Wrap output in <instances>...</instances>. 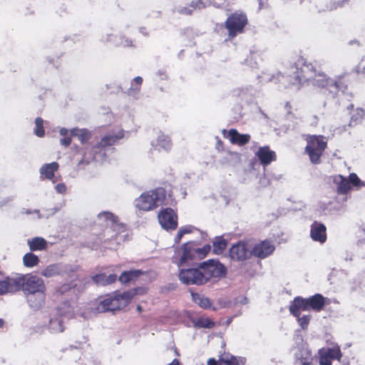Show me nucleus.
I'll use <instances>...</instances> for the list:
<instances>
[{
    "instance_id": "f257e3e1",
    "label": "nucleus",
    "mask_w": 365,
    "mask_h": 365,
    "mask_svg": "<svg viewBox=\"0 0 365 365\" xmlns=\"http://www.w3.org/2000/svg\"><path fill=\"white\" fill-rule=\"evenodd\" d=\"M126 134L127 133L123 130L118 129L115 133L105 135L101 142L93 148L92 150L85 153L83 159L79 162V165L83 163H88L92 160H103L106 151L110 150V148H107V147L113 145L117 140L124 138Z\"/></svg>"
},
{
    "instance_id": "f03ea898",
    "label": "nucleus",
    "mask_w": 365,
    "mask_h": 365,
    "mask_svg": "<svg viewBox=\"0 0 365 365\" xmlns=\"http://www.w3.org/2000/svg\"><path fill=\"white\" fill-rule=\"evenodd\" d=\"M210 245H206L202 248H198L193 242H188L176 250L173 260L178 267L188 264L195 259H202L210 251Z\"/></svg>"
},
{
    "instance_id": "7ed1b4c3",
    "label": "nucleus",
    "mask_w": 365,
    "mask_h": 365,
    "mask_svg": "<svg viewBox=\"0 0 365 365\" xmlns=\"http://www.w3.org/2000/svg\"><path fill=\"white\" fill-rule=\"evenodd\" d=\"M165 191L159 187L142 193L134 201L135 208L142 211H150L163 205L165 199Z\"/></svg>"
},
{
    "instance_id": "20e7f679",
    "label": "nucleus",
    "mask_w": 365,
    "mask_h": 365,
    "mask_svg": "<svg viewBox=\"0 0 365 365\" xmlns=\"http://www.w3.org/2000/svg\"><path fill=\"white\" fill-rule=\"evenodd\" d=\"M317 71L316 66L306 62L304 59H299L295 65L290 67L289 73H294V78L282 83L285 86H299L302 82L312 79Z\"/></svg>"
},
{
    "instance_id": "39448f33",
    "label": "nucleus",
    "mask_w": 365,
    "mask_h": 365,
    "mask_svg": "<svg viewBox=\"0 0 365 365\" xmlns=\"http://www.w3.org/2000/svg\"><path fill=\"white\" fill-rule=\"evenodd\" d=\"M305 153L314 164L321 162V156L327 146V140L323 135H308L306 138Z\"/></svg>"
},
{
    "instance_id": "423d86ee",
    "label": "nucleus",
    "mask_w": 365,
    "mask_h": 365,
    "mask_svg": "<svg viewBox=\"0 0 365 365\" xmlns=\"http://www.w3.org/2000/svg\"><path fill=\"white\" fill-rule=\"evenodd\" d=\"M42 327L50 334H57L64 331L66 329L64 318L60 309H52L44 314Z\"/></svg>"
},
{
    "instance_id": "0eeeda50",
    "label": "nucleus",
    "mask_w": 365,
    "mask_h": 365,
    "mask_svg": "<svg viewBox=\"0 0 365 365\" xmlns=\"http://www.w3.org/2000/svg\"><path fill=\"white\" fill-rule=\"evenodd\" d=\"M312 79L314 86L327 91L332 96L342 88L341 83L328 77L324 72L317 71Z\"/></svg>"
},
{
    "instance_id": "6e6552de",
    "label": "nucleus",
    "mask_w": 365,
    "mask_h": 365,
    "mask_svg": "<svg viewBox=\"0 0 365 365\" xmlns=\"http://www.w3.org/2000/svg\"><path fill=\"white\" fill-rule=\"evenodd\" d=\"M203 284L212 277H220L225 274V267L218 261L209 260L200 266Z\"/></svg>"
},
{
    "instance_id": "1a4fd4ad",
    "label": "nucleus",
    "mask_w": 365,
    "mask_h": 365,
    "mask_svg": "<svg viewBox=\"0 0 365 365\" xmlns=\"http://www.w3.org/2000/svg\"><path fill=\"white\" fill-rule=\"evenodd\" d=\"M247 19L245 14L242 12H235L230 16L226 22L225 26L228 30L230 36H235L238 33L243 31L247 24Z\"/></svg>"
},
{
    "instance_id": "9d476101",
    "label": "nucleus",
    "mask_w": 365,
    "mask_h": 365,
    "mask_svg": "<svg viewBox=\"0 0 365 365\" xmlns=\"http://www.w3.org/2000/svg\"><path fill=\"white\" fill-rule=\"evenodd\" d=\"M298 346L294 349V365H312L313 357L308 346L301 337H297Z\"/></svg>"
},
{
    "instance_id": "9b49d317",
    "label": "nucleus",
    "mask_w": 365,
    "mask_h": 365,
    "mask_svg": "<svg viewBox=\"0 0 365 365\" xmlns=\"http://www.w3.org/2000/svg\"><path fill=\"white\" fill-rule=\"evenodd\" d=\"M98 219L101 222H105L107 225L110 226V228H108L105 231L106 235H109L110 232L113 230L115 232L114 235H111V237H115L118 238V234L121 232H124V225L118 222V217L113 213L110 212H102L98 215Z\"/></svg>"
},
{
    "instance_id": "f8f14e48",
    "label": "nucleus",
    "mask_w": 365,
    "mask_h": 365,
    "mask_svg": "<svg viewBox=\"0 0 365 365\" xmlns=\"http://www.w3.org/2000/svg\"><path fill=\"white\" fill-rule=\"evenodd\" d=\"M22 279L21 287L26 294L32 293L45 292L46 287L42 279L37 276H29L26 279L20 277Z\"/></svg>"
},
{
    "instance_id": "ddd939ff",
    "label": "nucleus",
    "mask_w": 365,
    "mask_h": 365,
    "mask_svg": "<svg viewBox=\"0 0 365 365\" xmlns=\"http://www.w3.org/2000/svg\"><path fill=\"white\" fill-rule=\"evenodd\" d=\"M158 221L161 227L166 230H173L178 227V216L171 208H165L158 213Z\"/></svg>"
},
{
    "instance_id": "4468645a",
    "label": "nucleus",
    "mask_w": 365,
    "mask_h": 365,
    "mask_svg": "<svg viewBox=\"0 0 365 365\" xmlns=\"http://www.w3.org/2000/svg\"><path fill=\"white\" fill-rule=\"evenodd\" d=\"M178 277L180 282L185 284L200 285L203 284L200 267L198 268L182 269L180 271Z\"/></svg>"
},
{
    "instance_id": "2eb2a0df",
    "label": "nucleus",
    "mask_w": 365,
    "mask_h": 365,
    "mask_svg": "<svg viewBox=\"0 0 365 365\" xmlns=\"http://www.w3.org/2000/svg\"><path fill=\"white\" fill-rule=\"evenodd\" d=\"M319 364L331 365V360H341L342 354L338 345H333L331 347L323 348L319 350Z\"/></svg>"
},
{
    "instance_id": "dca6fc26",
    "label": "nucleus",
    "mask_w": 365,
    "mask_h": 365,
    "mask_svg": "<svg viewBox=\"0 0 365 365\" xmlns=\"http://www.w3.org/2000/svg\"><path fill=\"white\" fill-rule=\"evenodd\" d=\"M230 258L237 262H243L252 256V250L243 242L233 245L229 251Z\"/></svg>"
},
{
    "instance_id": "f3484780",
    "label": "nucleus",
    "mask_w": 365,
    "mask_h": 365,
    "mask_svg": "<svg viewBox=\"0 0 365 365\" xmlns=\"http://www.w3.org/2000/svg\"><path fill=\"white\" fill-rule=\"evenodd\" d=\"M173 147L170 138L163 133H160L156 139L151 143V150L159 153H168Z\"/></svg>"
},
{
    "instance_id": "a211bd4d",
    "label": "nucleus",
    "mask_w": 365,
    "mask_h": 365,
    "mask_svg": "<svg viewBox=\"0 0 365 365\" xmlns=\"http://www.w3.org/2000/svg\"><path fill=\"white\" fill-rule=\"evenodd\" d=\"M135 291L110 295L113 311L125 307L134 297Z\"/></svg>"
},
{
    "instance_id": "6ab92c4d",
    "label": "nucleus",
    "mask_w": 365,
    "mask_h": 365,
    "mask_svg": "<svg viewBox=\"0 0 365 365\" xmlns=\"http://www.w3.org/2000/svg\"><path fill=\"white\" fill-rule=\"evenodd\" d=\"M22 284L21 277H7L0 281V295L11 293L20 289Z\"/></svg>"
},
{
    "instance_id": "aec40b11",
    "label": "nucleus",
    "mask_w": 365,
    "mask_h": 365,
    "mask_svg": "<svg viewBox=\"0 0 365 365\" xmlns=\"http://www.w3.org/2000/svg\"><path fill=\"white\" fill-rule=\"evenodd\" d=\"M274 244L270 241H262L257 245L252 250V255L260 259L269 256L274 250Z\"/></svg>"
},
{
    "instance_id": "412c9836",
    "label": "nucleus",
    "mask_w": 365,
    "mask_h": 365,
    "mask_svg": "<svg viewBox=\"0 0 365 365\" xmlns=\"http://www.w3.org/2000/svg\"><path fill=\"white\" fill-rule=\"evenodd\" d=\"M310 237L314 242L324 244L327 241V227L319 222L314 221L310 227Z\"/></svg>"
},
{
    "instance_id": "4be33fe9",
    "label": "nucleus",
    "mask_w": 365,
    "mask_h": 365,
    "mask_svg": "<svg viewBox=\"0 0 365 365\" xmlns=\"http://www.w3.org/2000/svg\"><path fill=\"white\" fill-rule=\"evenodd\" d=\"M255 155L264 166L268 165L276 160L275 152L270 150L268 146L259 147L255 152Z\"/></svg>"
},
{
    "instance_id": "5701e85b",
    "label": "nucleus",
    "mask_w": 365,
    "mask_h": 365,
    "mask_svg": "<svg viewBox=\"0 0 365 365\" xmlns=\"http://www.w3.org/2000/svg\"><path fill=\"white\" fill-rule=\"evenodd\" d=\"M224 137L227 138L232 144L244 145L250 140V135L248 134H241L235 129H230L227 132L223 130Z\"/></svg>"
},
{
    "instance_id": "b1692460",
    "label": "nucleus",
    "mask_w": 365,
    "mask_h": 365,
    "mask_svg": "<svg viewBox=\"0 0 365 365\" xmlns=\"http://www.w3.org/2000/svg\"><path fill=\"white\" fill-rule=\"evenodd\" d=\"M58 168L59 165L56 162L43 164L39 169L40 178L43 180H52L54 182L55 173Z\"/></svg>"
},
{
    "instance_id": "393cba45",
    "label": "nucleus",
    "mask_w": 365,
    "mask_h": 365,
    "mask_svg": "<svg viewBox=\"0 0 365 365\" xmlns=\"http://www.w3.org/2000/svg\"><path fill=\"white\" fill-rule=\"evenodd\" d=\"M289 312L294 317H299L301 314V310L308 311V302L307 299L302 297H295L294 300L291 302L289 307Z\"/></svg>"
},
{
    "instance_id": "a878e982",
    "label": "nucleus",
    "mask_w": 365,
    "mask_h": 365,
    "mask_svg": "<svg viewBox=\"0 0 365 365\" xmlns=\"http://www.w3.org/2000/svg\"><path fill=\"white\" fill-rule=\"evenodd\" d=\"M64 272V267L61 264L56 263L51 264L46 267L41 272V274L46 278H48L63 274Z\"/></svg>"
},
{
    "instance_id": "bb28decb",
    "label": "nucleus",
    "mask_w": 365,
    "mask_h": 365,
    "mask_svg": "<svg viewBox=\"0 0 365 365\" xmlns=\"http://www.w3.org/2000/svg\"><path fill=\"white\" fill-rule=\"evenodd\" d=\"M26 295L27 302L31 308L38 309L43 305L46 298L45 292L32 293Z\"/></svg>"
},
{
    "instance_id": "cd10ccee",
    "label": "nucleus",
    "mask_w": 365,
    "mask_h": 365,
    "mask_svg": "<svg viewBox=\"0 0 365 365\" xmlns=\"http://www.w3.org/2000/svg\"><path fill=\"white\" fill-rule=\"evenodd\" d=\"M27 245L31 251H43L46 250L48 246L47 241L41 237H35L27 240Z\"/></svg>"
},
{
    "instance_id": "c85d7f7f",
    "label": "nucleus",
    "mask_w": 365,
    "mask_h": 365,
    "mask_svg": "<svg viewBox=\"0 0 365 365\" xmlns=\"http://www.w3.org/2000/svg\"><path fill=\"white\" fill-rule=\"evenodd\" d=\"M205 7V4L204 3L203 0H193L192 1V4L188 6H179L176 7V11L178 13L180 14L184 15H188L190 14L193 9H202Z\"/></svg>"
},
{
    "instance_id": "c756f323",
    "label": "nucleus",
    "mask_w": 365,
    "mask_h": 365,
    "mask_svg": "<svg viewBox=\"0 0 365 365\" xmlns=\"http://www.w3.org/2000/svg\"><path fill=\"white\" fill-rule=\"evenodd\" d=\"M308 302L309 310L313 309L319 312L322 310L324 306V298L319 294H317L311 297L307 298Z\"/></svg>"
},
{
    "instance_id": "7c9ffc66",
    "label": "nucleus",
    "mask_w": 365,
    "mask_h": 365,
    "mask_svg": "<svg viewBox=\"0 0 365 365\" xmlns=\"http://www.w3.org/2000/svg\"><path fill=\"white\" fill-rule=\"evenodd\" d=\"M334 182L337 185L339 193L345 194L351 190L349 179H346L341 175L335 176Z\"/></svg>"
},
{
    "instance_id": "2f4dec72",
    "label": "nucleus",
    "mask_w": 365,
    "mask_h": 365,
    "mask_svg": "<svg viewBox=\"0 0 365 365\" xmlns=\"http://www.w3.org/2000/svg\"><path fill=\"white\" fill-rule=\"evenodd\" d=\"M219 365H245V361L229 354H224L219 359Z\"/></svg>"
},
{
    "instance_id": "473e14b6",
    "label": "nucleus",
    "mask_w": 365,
    "mask_h": 365,
    "mask_svg": "<svg viewBox=\"0 0 365 365\" xmlns=\"http://www.w3.org/2000/svg\"><path fill=\"white\" fill-rule=\"evenodd\" d=\"M103 41L110 42L116 46L122 45L124 46H132L131 40L128 38H125L124 40L120 39L116 35L113 34H106V36H103Z\"/></svg>"
},
{
    "instance_id": "72a5a7b5",
    "label": "nucleus",
    "mask_w": 365,
    "mask_h": 365,
    "mask_svg": "<svg viewBox=\"0 0 365 365\" xmlns=\"http://www.w3.org/2000/svg\"><path fill=\"white\" fill-rule=\"evenodd\" d=\"M93 279L96 284L105 286L114 282L116 279V275L114 274H110L108 275L100 274L94 276Z\"/></svg>"
},
{
    "instance_id": "f704fd0d",
    "label": "nucleus",
    "mask_w": 365,
    "mask_h": 365,
    "mask_svg": "<svg viewBox=\"0 0 365 365\" xmlns=\"http://www.w3.org/2000/svg\"><path fill=\"white\" fill-rule=\"evenodd\" d=\"M96 310L98 312L113 311L110 295L101 297L98 299Z\"/></svg>"
},
{
    "instance_id": "c9c22d12",
    "label": "nucleus",
    "mask_w": 365,
    "mask_h": 365,
    "mask_svg": "<svg viewBox=\"0 0 365 365\" xmlns=\"http://www.w3.org/2000/svg\"><path fill=\"white\" fill-rule=\"evenodd\" d=\"M212 245L213 252L217 255H220L225 250L227 241L222 237H216L212 242Z\"/></svg>"
},
{
    "instance_id": "e433bc0d",
    "label": "nucleus",
    "mask_w": 365,
    "mask_h": 365,
    "mask_svg": "<svg viewBox=\"0 0 365 365\" xmlns=\"http://www.w3.org/2000/svg\"><path fill=\"white\" fill-rule=\"evenodd\" d=\"M71 136H76L81 141L86 143L91 137L90 132L86 129L73 128L70 130Z\"/></svg>"
},
{
    "instance_id": "4c0bfd02",
    "label": "nucleus",
    "mask_w": 365,
    "mask_h": 365,
    "mask_svg": "<svg viewBox=\"0 0 365 365\" xmlns=\"http://www.w3.org/2000/svg\"><path fill=\"white\" fill-rule=\"evenodd\" d=\"M195 231H197V229L192 225H185L181 227L178 230V233L175 237V243H179L181 241L182 238L184 237V235L193 233Z\"/></svg>"
},
{
    "instance_id": "58836bf2",
    "label": "nucleus",
    "mask_w": 365,
    "mask_h": 365,
    "mask_svg": "<svg viewBox=\"0 0 365 365\" xmlns=\"http://www.w3.org/2000/svg\"><path fill=\"white\" fill-rule=\"evenodd\" d=\"M39 258L32 252H27L23 257V264L26 267H34L38 265Z\"/></svg>"
},
{
    "instance_id": "ea45409f",
    "label": "nucleus",
    "mask_w": 365,
    "mask_h": 365,
    "mask_svg": "<svg viewBox=\"0 0 365 365\" xmlns=\"http://www.w3.org/2000/svg\"><path fill=\"white\" fill-rule=\"evenodd\" d=\"M194 327L199 328H207L211 329L214 327L215 324L209 318L207 317H199L192 320Z\"/></svg>"
},
{
    "instance_id": "a19ab883",
    "label": "nucleus",
    "mask_w": 365,
    "mask_h": 365,
    "mask_svg": "<svg viewBox=\"0 0 365 365\" xmlns=\"http://www.w3.org/2000/svg\"><path fill=\"white\" fill-rule=\"evenodd\" d=\"M191 296L192 301L197 304L200 307L202 308L210 307V301L207 297L200 295L197 293H192Z\"/></svg>"
},
{
    "instance_id": "79ce46f5",
    "label": "nucleus",
    "mask_w": 365,
    "mask_h": 365,
    "mask_svg": "<svg viewBox=\"0 0 365 365\" xmlns=\"http://www.w3.org/2000/svg\"><path fill=\"white\" fill-rule=\"evenodd\" d=\"M280 77L284 78V76L281 75V72H278L276 74H272L268 72H263L262 76H258V78L260 79L262 83L274 82L275 79L280 81Z\"/></svg>"
},
{
    "instance_id": "37998d69",
    "label": "nucleus",
    "mask_w": 365,
    "mask_h": 365,
    "mask_svg": "<svg viewBox=\"0 0 365 365\" xmlns=\"http://www.w3.org/2000/svg\"><path fill=\"white\" fill-rule=\"evenodd\" d=\"M350 184L359 190L365 187V182L359 179L356 173H351L349 176Z\"/></svg>"
},
{
    "instance_id": "c03bdc74",
    "label": "nucleus",
    "mask_w": 365,
    "mask_h": 365,
    "mask_svg": "<svg viewBox=\"0 0 365 365\" xmlns=\"http://www.w3.org/2000/svg\"><path fill=\"white\" fill-rule=\"evenodd\" d=\"M290 72V68H288L284 73H281V75L284 76V78L282 77H280V81L275 79L274 83L279 84L281 87L287 88L289 86H285L283 84L282 82H287V81L290 79L294 78V73H289Z\"/></svg>"
},
{
    "instance_id": "a18cd8bd",
    "label": "nucleus",
    "mask_w": 365,
    "mask_h": 365,
    "mask_svg": "<svg viewBox=\"0 0 365 365\" xmlns=\"http://www.w3.org/2000/svg\"><path fill=\"white\" fill-rule=\"evenodd\" d=\"M43 120L41 118H37L35 120L34 133L38 137H43L44 135V130L43 126Z\"/></svg>"
},
{
    "instance_id": "49530a36",
    "label": "nucleus",
    "mask_w": 365,
    "mask_h": 365,
    "mask_svg": "<svg viewBox=\"0 0 365 365\" xmlns=\"http://www.w3.org/2000/svg\"><path fill=\"white\" fill-rule=\"evenodd\" d=\"M298 317V323H299V326L303 329H307V327H308V325L309 324L311 317L309 315H304L302 317Z\"/></svg>"
},
{
    "instance_id": "de8ad7c7",
    "label": "nucleus",
    "mask_w": 365,
    "mask_h": 365,
    "mask_svg": "<svg viewBox=\"0 0 365 365\" xmlns=\"http://www.w3.org/2000/svg\"><path fill=\"white\" fill-rule=\"evenodd\" d=\"M143 82V78L140 76H137L133 79V81L131 85V88H130L129 93H132L133 91H139V86L141 85Z\"/></svg>"
},
{
    "instance_id": "09e8293b",
    "label": "nucleus",
    "mask_w": 365,
    "mask_h": 365,
    "mask_svg": "<svg viewBox=\"0 0 365 365\" xmlns=\"http://www.w3.org/2000/svg\"><path fill=\"white\" fill-rule=\"evenodd\" d=\"M54 189L57 193L61 194V195H64L67 192V187H66V184L63 182L57 184L54 187Z\"/></svg>"
},
{
    "instance_id": "8fccbe9b",
    "label": "nucleus",
    "mask_w": 365,
    "mask_h": 365,
    "mask_svg": "<svg viewBox=\"0 0 365 365\" xmlns=\"http://www.w3.org/2000/svg\"><path fill=\"white\" fill-rule=\"evenodd\" d=\"M348 0H341L338 1L337 2L331 3L330 5L327 7L329 10H334L336 9L339 7H341L344 2L347 1Z\"/></svg>"
},
{
    "instance_id": "3c124183",
    "label": "nucleus",
    "mask_w": 365,
    "mask_h": 365,
    "mask_svg": "<svg viewBox=\"0 0 365 365\" xmlns=\"http://www.w3.org/2000/svg\"><path fill=\"white\" fill-rule=\"evenodd\" d=\"M127 272L128 274H130L129 277L130 281L134 280L135 279L138 278L140 275L143 274V272L140 270H130L127 271Z\"/></svg>"
},
{
    "instance_id": "603ef678",
    "label": "nucleus",
    "mask_w": 365,
    "mask_h": 365,
    "mask_svg": "<svg viewBox=\"0 0 365 365\" xmlns=\"http://www.w3.org/2000/svg\"><path fill=\"white\" fill-rule=\"evenodd\" d=\"M129 274H128L127 272H124L123 273H122L121 275L119 277L120 282L124 284L130 282Z\"/></svg>"
},
{
    "instance_id": "864d4df0",
    "label": "nucleus",
    "mask_w": 365,
    "mask_h": 365,
    "mask_svg": "<svg viewBox=\"0 0 365 365\" xmlns=\"http://www.w3.org/2000/svg\"><path fill=\"white\" fill-rule=\"evenodd\" d=\"M22 212L24 213V214H26V215L35 214L38 219L41 218V214L39 212V210H34L33 211L26 210L25 211H23Z\"/></svg>"
},
{
    "instance_id": "5fc2aeb1",
    "label": "nucleus",
    "mask_w": 365,
    "mask_h": 365,
    "mask_svg": "<svg viewBox=\"0 0 365 365\" xmlns=\"http://www.w3.org/2000/svg\"><path fill=\"white\" fill-rule=\"evenodd\" d=\"M61 144L64 146H68L71 144V137L66 136L61 138Z\"/></svg>"
},
{
    "instance_id": "6e6d98bb",
    "label": "nucleus",
    "mask_w": 365,
    "mask_h": 365,
    "mask_svg": "<svg viewBox=\"0 0 365 365\" xmlns=\"http://www.w3.org/2000/svg\"><path fill=\"white\" fill-rule=\"evenodd\" d=\"M131 291H135V296L137 294H144L145 293L147 292V289L144 287H140L135 289H132Z\"/></svg>"
},
{
    "instance_id": "4d7b16f0",
    "label": "nucleus",
    "mask_w": 365,
    "mask_h": 365,
    "mask_svg": "<svg viewBox=\"0 0 365 365\" xmlns=\"http://www.w3.org/2000/svg\"><path fill=\"white\" fill-rule=\"evenodd\" d=\"M59 133L60 135H62L63 137H66L68 136V133H70V130H68L66 128H63L60 129Z\"/></svg>"
},
{
    "instance_id": "13d9d810",
    "label": "nucleus",
    "mask_w": 365,
    "mask_h": 365,
    "mask_svg": "<svg viewBox=\"0 0 365 365\" xmlns=\"http://www.w3.org/2000/svg\"><path fill=\"white\" fill-rule=\"evenodd\" d=\"M207 365H219V361H217L215 359L210 358L208 359Z\"/></svg>"
},
{
    "instance_id": "bf43d9fd",
    "label": "nucleus",
    "mask_w": 365,
    "mask_h": 365,
    "mask_svg": "<svg viewBox=\"0 0 365 365\" xmlns=\"http://www.w3.org/2000/svg\"><path fill=\"white\" fill-rule=\"evenodd\" d=\"M68 289H70V286L68 285H63L59 289V292L61 293H63L66 292Z\"/></svg>"
},
{
    "instance_id": "052dcab7",
    "label": "nucleus",
    "mask_w": 365,
    "mask_h": 365,
    "mask_svg": "<svg viewBox=\"0 0 365 365\" xmlns=\"http://www.w3.org/2000/svg\"><path fill=\"white\" fill-rule=\"evenodd\" d=\"M168 365H180V362H179V361L178 359H174Z\"/></svg>"
},
{
    "instance_id": "680f3d73",
    "label": "nucleus",
    "mask_w": 365,
    "mask_h": 365,
    "mask_svg": "<svg viewBox=\"0 0 365 365\" xmlns=\"http://www.w3.org/2000/svg\"><path fill=\"white\" fill-rule=\"evenodd\" d=\"M240 302H241L242 304H247V299L246 297H243V298L241 299Z\"/></svg>"
},
{
    "instance_id": "e2e57ef3",
    "label": "nucleus",
    "mask_w": 365,
    "mask_h": 365,
    "mask_svg": "<svg viewBox=\"0 0 365 365\" xmlns=\"http://www.w3.org/2000/svg\"><path fill=\"white\" fill-rule=\"evenodd\" d=\"M4 324V320L0 319V328L3 327Z\"/></svg>"
},
{
    "instance_id": "0e129e2a",
    "label": "nucleus",
    "mask_w": 365,
    "mask_h": 365,
    "mask_svg": "<svg viewBox=\"0 0 365 365\" xmlns=\"http://www.w3.org/2000/svg\"><path fill=\"white\" fill-rule=\"evenodd\" d=\"M137 310H138V312H142V307H141V306L138 305V306L137 307Z\"/></svg>"
},
{
    "instance_id": "69168bd1",
    "label": "nucleus",
    "mask_w": 365,
    "mask_h": 365,
    "mask_svg": "<svg viewBox=\"0 0 365 365\" xmlns=\"http://www.w3.org/2000/svg\"><path fill=\"white\" fill-rule=\"evenodd\" d=\"M231 155H234L236 158H239V154L237 153H232Z\"/></svg>"
},
{
    "instance_id": "338daca9",
    "label": "nucleus",
    "mask_w": 365,
    "mask_h": 365,
    "mask_svg": "<svg viewBox=\"0 0 365 365\" xmlns=\"http://www.w3.org/2000/svg\"><path fill=\"white\" fill-rule=\"evenodd\" d=\"M259 8L262 9L263 8V5H262V1L261 0H259Z\"/></svg>"
}]
</instances>
